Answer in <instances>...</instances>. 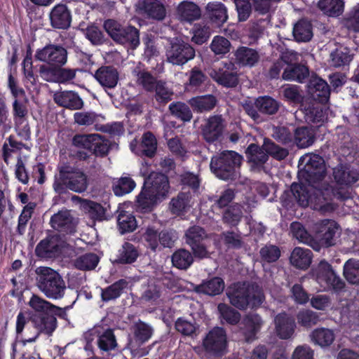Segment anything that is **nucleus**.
<instances>
[{
  "label": "nucleus",
  "instance_id": "obj_9",
  "mask_svg": "<svg viewBox=\"0 0 359 359\" xmlns=\"http://www.w3.org/2000/svg\"><path fill=\"white\" fill-rule=\"evenodd\" d=\"M311 194L306 185L293 182L290 189L285 190L280 200L282 206L287 210H294L296 204L306 208L309 205Z\"/></svg>",
  "mask_w": 359,
  "mask_h": 359
},
{
  "label": "nucleus",
  "instance_id": "obj_46",
  "mask_svg": "<svg viewBox=\"0 0 359 359\" xmlns=\"http://www.w3.org/2000/svg\"><path fill=\"white\" fill-rule=\"evenodd\" d=\"M308 69L304 65H288L284 69L283 79L285 81L302 82L308 76Z\"/></svg>",
  "mask_w": 359,
  "mask_h": 359
},
{
  "label": "nucleus",
  "instance_id": "obj_53",
  "mask_svg": "<svg viewBox=\"0 0 359 359\" xmlns=\"http://www.w3.org/2000/svg\"><path fill=\"white\" fill-rule=\"evenodd\" d=\"M119 35L123 40L115 41L130 48L135 49L140 43L139 31L134 27H124Z\"/></svg>",
  "mask_w": 359,
  "mask_h": 359
},
{
  "label": "nucleus",
  "instance_id": "obj_7",
  "mask_svg": "<svg viewBox=\"0 0 359 359\" xmlns=\"http://www.w3.org/2000/svg\"><path fill=\"white\" fill-rule=\"evenodd\" d=\"M311 276L325 290H332L337 293L345 287L344 280L336 274L332 266L325 260H321L311 269Z\"/></svg>",
  "mask_w": 359,
  "mask_h": 359
},
{
  "label": "nucleus",
  "instance_id": "obj_29",
  "mask_svg": "<svg viewBox=\"0 0 359 359\" xmlns=\"http://www.w3.org/2000/svg\"><path fill=\"white\" fill-rule=\"evenodd\" d=\"M313 253L309 249L296 247L292 252L290 261L292 266L307 269L311 264Z\"/></svg>",
  "mask_w": 359,
  "mask_h": 359
},
{
  "label": "nucleus",
  "instance_id": "obj_54",
  "mask_svg": "<svg viewBox=\"0 0 359 359\" xmlns=\"http://www.w3.org/2000/svg\"><path fill=\"white\" fill-rule=\"evenodd\" d=\"M100 262L99 257L93 252L86 253L77 257L74 266L77 269L88 271L94 269Z\"/></svg>",
  "mask_w": 359,
  "mask_h": 359
},
{
  "label": "nucleus",
  "instance_id": "obj_62",
  "mask_svg": "<svg viewBox=\"0 0 359 359\" xmlns=\"http://www.w3.org/2000/svg\"><path fill=\"white\" fill-rule=\"evenodd\" d=\"M262 261L267 263L276 262L280 257V248L274 245H266L259 251Z\"/></svg>",
  "mask_w": 359,
  "mask_h": 359
},
{
  "label": "nucleus",
  "instance_id": "obj_11",
  "mask_svg": "<svg viewBox=\"0 0 359 359\" xmlns=\"http://www.w3.org/2000/svg\"><path fill=\"white\" fill-rule=\"evenodd\" d=\"M194 56V48L178 39L172 41L166 49L167 60L172 65H182L192 60Z\"/></svg>",
  "mask_w": 359,
  "mask_h": 359
},
{
  "label": "nucleus",
  "instance_id": "obj_23",
  "mask_svg": "<svg viewBox=\"0 0 359 359\" xmlns=\"http://www.w3.org/2000/svg\"><path fill=\"white\" fill-rule=\"evenodd\" d=\"M274 322L276 332L280 339H288L293 335L296 327L294 318L283 312L276 316Z\"/></svg>",
  "mask_w": 359,
  "mask_h": 359
},
{
  "label": "nucleus",
  "instance_id": "obj_20",
  "mask_svg": "<svg viewBox=\"0 0 359 359\" xmlns=\"http://www.w3.org/2000/svg\"><path fill=\"white\" fill-rule=\"evenodd\" d=\"M232 62L224 63L223 67L212 68L209 72L210 76L219 85L224 88H233L238 83L236 74L229 72L233 70Z\"/></svg>",
  "mask_w": 359,
  "mask_h": 359
},
{
  "label": "nucleus",
  "instance_id": "obj_3",
  "mask_svg": "<svg viewBox=\"0 0 359 359\" xmlns=\"http://www.w3.org/2000/svg\"><path fill=\"white\" fill-rule=\"evenodd\" d=\"M59 177L53 182V189L58 194H65L67 189L76 193L86 191L88 185L87 175L69 163L58 166Z\"/></svg>",
  "mask_w": 359,
  "mask_h": 359
},
{
  "label": "nucleus",
  "instance_id": "obj_44",
  "mask_svg": "<svg viewBox=\"0 0 359 359\" xmlns=\"http://www.w3.org/2000/svg\"><path fill=\"white\" fill-rule=\"evenodd\" d=\"M206 11L210 19L218 25L224 23L228 18L226 8L221 3L211 2L208 4Z\"/></svg>",
  "mask_w": 359,
  "mask_h": 359
},
{
  "label": "nucleus",
  "instance_id": "obj_4",
  "mask_svg": "<svg viewBox=\"0 0 359 359\" xmlns=\"http://www.w3.org/2000/svg\"><path fill=\"white\" fill-rule=\"evenodd\" d=\"M29 305L32 311L29 313V319L39 332L48 335L52 334L57 327V319L50 315L53 304L33 294Z\"/></svg>",
  "mask_w": 359,
  "mask_h": 359
},
{
  "label": "nucleus",
  "instance_id": "obj_63",
  "mask_svg": "<svg viewBox=\"0 0 359 359\" xmlns=\"http://www.w3.org/2000/svg\"><path fill=\"white\" fill-rule=\"evenodd\" d=\"M273 137L283 144H289L293 141V133L285 126H277L273 128Z\"/></svg>",
  "mask_w": 359,
  "mask_h": 359
},
{
  "label": "nucleus",
  "instance_id": "obj_51",
  "mask_svg": "<svg viewBox=\"0 0 359 359\" xmlns=\"http://www.w3.org/2000/svg\"><path fill=\"white\" fill-rule=\"evenodd\" d=\"M191 199L190 193L180 192L176 198H173L170 203L172 214L181 215L187 211Z\"/></svg>",
  "mask_w": 359,
  "mask_h": 359
},
{
  "label": "nucleus",
  "instance_id": "obj_37",
  "mask_svg": "<svg viewBox=\"0 0 359 359\" xmlns=\"http://www.w3.org/2000/svg\"><path fill=\"white\" fill-rule=\"evenodd\" d=\"M243 206L239 203L229 205L222 213V222L229 227H236L243 217Z\"/></svg>",
  "mask_w": 359,
  "mask_h": 359
},
{
  "label": "nucleus",
  "instance_id": "obj_38",
  "mask_svg": "<svg viewBox=\"0 0 359 359\" xmlns=\"http://www.w3.org/2000/svg\"><path fill=\"white\" fill-rule=\"evenodd\" d=\"M255 104L260 114L269 116L275 115L280 107V103L270 96L259 97Z\"/></svg>",
  "mask_w": 359,
  "mask_h": 359
},
{
  "label": "nucleus",
  "instance_id": "obj_2",
  "mask_svg": "<svg viewBox=\"0 0 359 359\" xmlns=\"http://www.w3.org/2000/svg\"><path fill=\"white\" fill-rule=\"evenodd\" d=\"M170 184L166 175L152 172L144 179L142 191L137 196L138 206L146 211H150L154 204L164 198L169 191Z\"/></svg>",
  "mask_w": 359,
  "mask_h": 359
},
{
  "label": "nucleus",
  "instance_id": "obj_12",
  "mask_svg": "<svg viewBox=\"0 0 359 359\" xmlns=\"http://www.w3.org/2000/svg\"><path fill=\"white\" fill-rule=\"evenodd\" d=\"M35 57L50 66L60 67L67 62V51L61 46L50 44L39 50Z\"/></svg>",
  "mask_w": 359,
  "mask_h": 359
},
{
  "label": "nucleus",
  "instance_id": "obj_57",
  "mask_svg": "<svg viewBox=\"0 0 359 359\" xmlns=\"http://www.w3.org/2000/svg\"><path fill=\"white\" fill-rule=\"evenodd\" d=\"M135 186L136 184L131 177H122L114 182L112 190L116 196H122L130 193Z\"/></svg>",
  "mask_w": 359,
  "mask_h": 359
},
{
  "label": "nucleus",
  "instance_id": "obj_42",
  "mask_svg": "<svg viewBox=\"0 0 359 359\" xmlns=\"http://www.w3.org/2000/svg\"><path fill=\"white\" fill-rule=\"evenodd\" d=\"M194 256L189 250L180 248L177 250L171 257L173 266L182 270H187L194 263Z\"/></svg>",
  "mask_w": 359,
  "mask_h": 359
},
{
  "label": "nucleus",
  "instance_id": "obj_32",
  "mask_svg": "<svg viewBox=\"0 0 359 359\" xmlns=\"http://www.w3.org/2000/svg\"><path fill=\"white\" fill-rule=\"evenodd\" d=\"M128 282L123 278L115 281L111 285L101 290V299L104 302L119 298L125 289L128 287Z\"/></svg>",
  "mask_w": 359,
  "mask_h": 359
},
{
  "label": "nucleus",
  "instance_id": "obj_48",
  "mask_svg": "<svg viewBox=\"0 0 359 359\" xmlns=\"http://www.w3.org/2000/svg\"><path fill=\"white\" fill-rule=\"evenodd\" d=\"M140 148L142 156L149 158L155 156L157 150V140L151 132L144 133Z\"/></svg>",
  "mask_w": 359,
  "mask_h": 359
},
{
  "label": "nucleus",
  "instance_id": "obj_34",
  "mask_svg": "<svg viewBox=\"0 0 359 359\" xmlns=\"http://www.w3.org/2000/svg\"><path fill=\"white\" fill-rule=\"evenodd\" d=\"M133 74L137 78V83L144 88L147 90H163L165 88L163 81L156 80L147 72L135 69Z\"/></svg>",
  "mask_w": 359,
  "mask_h": 359
},
{
  "label": "nucleus",
  "instance_id": "obj_1",
  "mask_svg": "<svg viewBox=\"0 0 359 359\" xmlns=\"http://www.w3.org/2000/svg\"><path fill=\"white\" fill-rule=\"evenodd\" d=\"M230 304L241 311L257 309L265 301L262 288L256 283L237 282L226 292Z\"/></svg>",
  "mask_w": 359,
  "mask_h": 359
},
{
  "label": "nucleus",
  "instance_id": "obj_40",
  "mask_svg": "<svg viewBox=\"0 0 359 359\" xmlns=\"http://www.w3.org/2000/svg\"><path fill=\"white\" fill-rule=\"evenodd\" d=\"M310 337L315 344L321 347H327L334 341L335 335L332 330L318 327L311 332Z\"/></svg>",
  "mask_w": 359,
  "mask_h": 359
},
{
  "label": "nucleus",
  "instance_id": "obj_26",
  "mask_svg": "<svg viewBox=\"0 0 359 359\" xmlns=\"http://www.w3.org/2000/svg\"><path fill=\"white\" fill-rule=\"evenodd\" d=\"M263 323L261 316L257 313H251L246 316L244 319L243 334L247 342L250 343L257 339Z\"/></svg>",
  "mask_w": 359,
  "mask_h": 359
},
{
  "label": "nucleus",
  "instance_id": "obj_64",
  "mask_svg": "<svg viewBox=\"0 0 359 359\" xmlns=\"http://www.w3.org/2000/svg\"><path fill=\"white\" fill-rule=\"evenodd\" d=\"M224 244L228 248L239 249L242 247V240L240 236L233 231L222 232L221 234Z\"/></svg>",
  "mask_w": 359,
  "mask_h": 359
},
{
  "label": "nucleus",
  "instance_id": "obj_39",
  "mask_svg": "<svg viewBox=\"0 0 359 359\" xmlns=\"http://www.w3.org/2000/svg\"><path fill=\"white\" fill-rule=\"evenodd\" d=\"M315 135L308 126L298 127L293 134V140L299 148H307L315 141Z\"/></svg>",
  "mask_w": 359,
  "mask_h": 359
},
{
  "label": "nucleus",
  "instance_id": "obj_41",
  "mask_svg": "<svg viewBox=\"0 0 359 359\" xmlns=\"http://www.w3.org/2000/svg\"><path fill=\"white\" fill-rule=\"evenodd\" d=\"M217 103V100L212 95L197 96L189 100V104L197 112L210 111L216 106Z\"/></svg>",
  "mask_w": 359,
  "mask_h": 359
},
{
  "label": "nucleus",
  "instance_id": "obj_47",
  "mask_svg": "<svg viewBox=\"0 0 359 359\" xmlns=\"http://www.w3.org/2000/svg\"><path fill=\"white\" fill-rule=\"evenodd\" d=\"M343 275L351 285H359V260L349 259L344 264Z\"/></svg>",
  "mask_w": 359,
  "mask_h": 359
},
{
  "label": "nucleus",
  "instance_id": "obj_58",
  "mask_svg": "<svg viewBox=\"0 0 359 359\" xmlns=\"http://www.w3.org/2000/svg\"><path fill=\"white\" fill-rule=\"evenodd\" d=\"M318 7L330 16L339 15L344 11V2L341 0H320Z\"/></svg>",
  "mask_w": 359,
  "mask_h": 359
},
{
  "label": "nucleus",
  "instance_id": "obj_8",
  "mask_svg": "<svg viewBox=\"0 0 359 359\" xmlns=\"http://www.w3.org/2000/svg\"><path fill=\"white\" fill-rule=\"evenodd\" d=\"M185 241L195 258L203 259L209 257V241L204 229L198 226L189 228L185 233Z\"/></svg>",
  "mask_w": 359,
  "mask_h": 359
},
{
  "label": "nucleus",
  "instance_id": "obj_43",
  "mask_svg": "<svg viewBox=\"0 0 359 359\" xmlns=\"http://www.w3.org/2000/svg\"><path fill=\"white\" fill-rule=\"evenodd\" d=\"M97 344L98 348L103 351H109L115 349L117 346V342L113 330L111 328L104 329L102 326Z\"/></svg>",
  "mask_w": 359,
  "mask_h": 359
},
{
  "label": "nucleus",
  "instance_id": "obj_31",
  "mask_svg": "<svg viewBox=\"0 0 359 359\" xmlns=\"http://www.w3.org/2000/svg\"><path fill=\"white\" fill-rule=\"evenodd\" d=\"M353 58V53L348 48L340 46L330 53V62L334 67L348 65Z\"/></svg>",
  "mask_w": 359,
  "mask_h": 359
},
{
  "label": "nucleus",
  "instance_id": "obj_15",
  "mask_svg": "<svg viewBox=\"0 0 359 359\" xmlns=\"http://www.w3.org/2000/svg\"><path fill=\"white\" fill-rule=\"evenodd\" d=\"M313 97L315 102L306 109V115L314 123L323 122L325 118V111L323 105L328 103L331 91H308Z\"/></svg>",
  "mask_w": 359,
  "mask_h": 359
},
{
  "label": "nucleus",
  "instance_id": "obj_17",
  "mask_svg": "<svg viewBox=\"0 0 359 359\" xmlns=\"http://www.w3.org/2000/svg\"><path fill=\"white\" fill-rule=\"evenodd\" d=\"M138 13L147 19L163 20L166 16V8L160 0H140L137 5Z\"/></svg>",
  "mask_w": 359,
  "mask_h": 359
},
{
  "label": "nucleus",
  "instance_id": "obj_22",
  "mask_svg": "<svg viewBox=\"0 0 359 359\" xmlns=\"http://www.w3.org/2000/svg\"><path fill=\"white\" fill-rule=\"evenodd\" d=\"M154 328L142 320L136 323L133 327V338L129 344L131 348L137 350L147 343L154 334Z\"/></svg>",
  "mask_w": 359,
  "mask_h": 359
},
{
  "label": "nucleus",
  "instance_id": "obj_18",
  "mask_svg": "<svg viewBox=\"0 0 359 359\" xmlns=\"http://www.w3.org/2000/svg\"><path fill=\"white\" fill-rule=\"evenodd\" d=\"M332 176L339 187H350L359 180V171L348 164L339 163L332 169Z\"/></svg>",
  "mask_w": 359,
  "mask_h": 359
},
{
  "label": "nucleus",
  "instance_id": "obj_13",
  "mask_svg": "<svg viewBox=\"0 0 359 359\" xmlns=\"http://www.w3.org/2000/svg\"><path fill=\"white\" fill-rule=\"evenodd\" d=\"M63 247L60 235H48L37 244L35 254L41 258H57L61 255Z\"/></svg>",
  "mask_w": 359,
  "mask_h": 359
},
{
  "label": "nucleus",
  "instance_id": "obj_5",
  "mask_svg": "<svg viewBox=\"0 0 359 359\" xmlns=\"http://www.w3.org/2000/svg\"><path fill=\"white\" fill-rule=\"evenodd\" d=\"M37 286L46 297L52 299H62L67 290L62 277L50 267L37 269Z\"/></svg>",
  "mask_w": 359,
  "mask_h": 359
},
{
  "label": "nucleus",
  "instance_id": "obj_33",
  "mask_svg": "<svg viewBox=\"0 0 359 359\" xmlns=\"http://www.w3.org/2000/svg\"><path fill=\"white\" fill-rule=\"evenodd\" d=\"M246 157L248 162L252 164L253 168H260L268 161L269 156L263 149L258 144L252 143L245 150Z\"/></svg>",
  "mask_w": 359,
  "mask_h": 359
},
{
  "label": "nucleus",
  "instance_id": "obj_49",
  "mask_svg": "<svg viewBox=\"0 0 359 359\" xmlns=\"http://www.w3.org/2000/svg\"><path fill=\"white\" fill-rule=\"evenodd\" d=\"M293 35L298 41H309L313 36V28L311 22L305 20L297 22L293 29Z\"/></svg>",
  "mask_w": 359,
  "mask_h": 359
},
{
  "label": "nucleus",
  "instance_id": "obj_21",
  "mask_svg": "<svg viewBox=\"0 0 359 359\" xmlns=\"http://www.w3.org/2000/svg\"><path fill=\"white\" fill-rule=\"evenodd\" d=\"M224 130L223 119L221 116H210L202 128L203 139L208 143H214L222 137Z\"/></svg>",
  "mask_w": 359,
  "mask_h": 359
},
{
  "label": "nucleus",
  "instance_id": "obj_14",
  "mask_svg": "<svg viewBox=\"0 0 359 359\" xmlns=\"http://www.w3.org/2000/svg\"><path fill=\"white\" fill-rule=\"evenodd\" d=\"M226 344V332L224 328L219 327L210 330L203 340L205 351L215 356L224 354Z\"/></svg>",
  "mask_w": 359,
  "mask_h": 359
},
{
  "label": "nucleus",
  "instance_id": "obj_6",
  "mask_svg": "<svg viewBox=\"0 0 359 359\" xmlns=\"http://www.w3.org/2000/svg\"><path fill=\"white\" fill-rule=\"evenodd\" d=\"M241 156L233 151H224L211 158L210 167L217 177L229 180L236 176V166L241 163Z\"/></svg>",
  "mask_w": 359,
  "mask_h": 359
},
{
  "label": "nucleus",
  "instance_id": "obj_55",
  "mask_svg": "<svg viewBox=\"0 0 359 359\" xmlns=\"http://www.w3.org/2000/svg\"><path fill=\"white\" fill-rule=\"evenodd\" d=\"M263 149L268 156H271L278 161L285 159L289 154L287 149L280 147L269 138L264 140Z\"/></svg>",
  "mask_w": 359,
  "mask_h": 359
},
{
  "label": "nucleus",
  "instance_id": "obj_56",
  "mask_svg": "<svg viewBox=\"0 0 359 359\" xmlns=\"http://www.w3.org/2000/svg\"><path fill=\"white\" fill-rule=\"evenodd\" d=\"M299 325L305 328H311L320 321L318 313L310 309H302L297 314Z\"/></svg>",
  "mask_w": 359,
  "mask_h": 359
},
{
  "label": "nucleus",
  "instance_id": "obj_60",
  "mask_svg": "<svg viewBox=\"0 0 359 359\" xmlns=\"http://www.w3.org/2000/svg\"><path fill=\"white\" fill-rule=\"evenodd\" d=\"M218 311L221 317L230 325H236L241 320V314L238 311L226 304H219Z\"/></svg>",
  "mask_w": 359,
  "mask_h": 359
},
{
  "label": "nucleus",
  "instance_id": "obj_19",
  "mask_svg": "<svg viewBox=\"0 0 359 359\" xmlns=\"http://www.w3.org/2000/svg\"><path fill=\"white\" fill-rule=\"evenodd\" d=\"M50 224L53 229L63 236L74 234L76 231L74 218L67 210H60L52 215Z\"/></svg>",
  "mask_w": 359,
  "mask_h": 359
},
{
  "label": "nucleus",
  "instance_id": "obj_61",
  "mask_svg": "<svg viewBox=\"0 0 359 359\" xmlns=\"http://www.w3.org/2000/svg\"><path fill=\"white\" fill-rule=\"evenodd\" d=\"M159 235L158 250L161 249L160 245L163 248H172L178 239L177 232L172 229H164L160 231Z\"/></svg>",
  "mask_w": 359,
  "mask_h": 359
},
{
  "label": "nucleus",
  "instance_id": "obj_36",
  "mask_svg": "<svg viewBox=\"0 0 359 359\" xmlns=\"http://www.w3.org/2000/svg\"><path fill=\"white\" fill-rule=\"evenodd\" d=\"M177 13L182 20L191 22L201 17V9L191 1H183L177 8Z\"/></svg>",
  "mask_w": 359,
  "mask_h": 359
},
{
  "label": "nucleus",
  "instance_id": "obj_30",
  "mask_svg": "<svg viewBox=\"0 0 359 359\" xmlns=\"http://www.w3.org/2000/svg\"><path fill=\"white\" fill-rule=\"evenodd\" d=\"M138 257L139 252L137 248L129 242H125L118 250L114 263L117 264H130L134 263Z\"/></svg>",
  "mask_w": 359,
  "mask_h": 359
},
{
  "label": "nucleus",
  "instance_id": "obj_28",
  "mask_svg": "<svg viewBox=\"0 0 359 359\" xmlns=\"http://www.w3.org/2000/svg\"><path fill=\"white\" fill-rule=\"evenodd\" d=\"M51 25L58 29L68 27L71 22V16L67 7L63 4L55 6L50 12Z\"/></svg>",
  "mask_w": 359,
  "mask_h": 359
},
{
  "label": "nucleus",
  "instance_id": "obj_35",
  "mask_svg": "<svg viewBox=\"0 0 359 359\" xmlns=\"http://www.w3.org/2000/svg\"><path fill=\"white\" fill-rule=\"evenodd\" d=\"M235 57L236 62L239 65L252 67L258 62L259 55L255 49L242 46L235 52Z\"/></svg>",
  "mask_w": 359,
  "mask_h": 359
},
{
  "label": "nucleus",
  "instance_id": "obj_27",
  "mask_svg": "<svg viewBox=\"0 0 359 359\" xmlns=\"http://www.w3.org/2000/svg\"><path fill=\"white\" fill-rule=\"evenodd\" d=\"M95 78L102 86L112 88L117 84L118 74L115 68L110 66H103L95 72Z\"/></svg>",
  "mask_w": 359,
  "mask_h": 359
},
{
  "label": "nucleus",
  "instance_id": "obj_59",
  "mask_svg": "<svg viewBox=\"0 0 359 359\" xmlns=\"http://www.w3.org/2000/svg\"><path fill=\"white\" fill-rule=\"evenodd\" d=\"M110 149L109 140L97 134L90 153L97 157H104L108 154Z\"/></svg>",
  "mask_w": 359,
  "mask_h": 359
},
{
  "label": "nucleus",
  "instance_id": "obj_52",
  "mask_svg": "<svg viewBox=\"0 0 359 359\" xmlns=\"http://www.w3.org/2000/svg\"><path fill=\"white\" fill-rule=\"evenodd\" d=\"M160 231L155 226H148L142 233V239L147 249L155 252L158 249Z\"/></svg>",
  "mask_w": 359,
  "mask_h": 359
},
{
  "label": "nucleus",
  "instance_id": "obj_25",
  "mask_svg": "<svg viewBox=\"0 0 359 359\" xmlns=\"http://www.w3.org/2000/svg\"><path fill=\"white\" fill-rule=\"evenodd\" d=\"M54 101L58 105L71 109H80L83 102L74 91H55Z\"/></svg>",
  "mask_w": 359,
  "mask_h": 359
},
{
  "label": "nucleus",
  "instance_id": "obj_16",
  "mask_svg": "<svg viewBox=\"0 0 359 359\" xmlns=\"http://www.w3.org/2000/svg\"><path fill=\"white\" fill-rule=\"evenodd\" d=\"M340 234V226L332 219H323L316 225L315 239L321 241L325 248L335 244L337 235Z\"/></svg>",
  "mask_w": 359,
  "mask_h": 359
},
{
  "label": "nucleus",
  "instance_id": "obj_10",
  "mask_svg": "<svg viewBox=\"0 0 359 359\" xmlns=\"http://www.w3.org/2000/svg\"><path fill=\"white\" fill-rule=\"evenodd\" d=\"M326 175V169L323 158L318 155L310 156L299 176L308 185L316 187V184L322 182Z\"/></svg>",
  "mask_w": 359,
  "mask_h": 359
},
{
  "label": "nucleus",
  "instance_id": "obj_24",
  "mask_svg": "<svg viewBox=\"0 0 359 359\" xmlns=\"http://www.w3.org/2000/svg\"><path fill=\"white\" fill-rule=\"evenodd\" d=\"M224 287V280L220 277L215 276L208 280H203L199 285H195L194 291L198 294L214 297L222 294Z\"/></svg>",
  "mask_w": 359,
  "mask_h": 359
},
{
  "label": "nucleus",
  "instance_id": "obj_45",
  "mask_svg": "<svg viewBox=\"0 0 359 359\" xmlns=\"http://www.w3.org/2000/svg\"><path fill=\"white\" fill-rule=\"evenodd\" d=\"M169 110L172 116L183 122H189L193 118L190 107L182 102H173L169 105Z\"/></svg>",
  "mask_w": 359,
  "mask_h": 359
},
{
  "label": "nucleus",
  "instance_id": "obj_50",
  "mask_svg": "<svg viewBox=\"0 0 359 359\" xmlns=\"http://www.w3.org/2000/svg\"><path fill=\"white\" fill-rule=\"evenodd\" d=\"M117 223L121 233L133 232L137 226L135 216L125 210H122L118 215Z\"/></svg>",
  "mask_w": 359,
  "mask_h": 359
}]
</instances>
